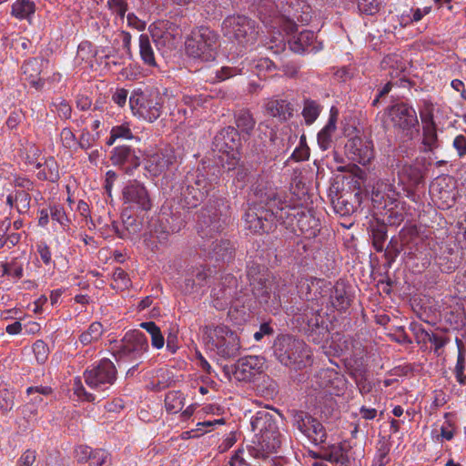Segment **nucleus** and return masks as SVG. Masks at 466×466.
Returning a JSON list of instances; mask_svg holds the SVG:
<instances>
[{"instance_id": "72a5a7b5", "label": "nucleus", "mask_w": 466, "mask_h": 466, "mask_svg": "<svg viewBox=\"0 0 466 466\" xmlns=\"http://www.w3.org/2000/svg\"><path fill=\"white\" fill-rule=\"evenodd\" d=\"M330 303L339 311L346 310L350 306V298L343 286L337 285L331 292Z\"/></svg>"}, {"instance_id": "ea45409f", "label": "nucleus", "mask_w": 466, "mask_h": 466, "mask_svg": "<svg viewBox=\"0 0 466 466\" xmlns=\"http://www.w3.org/2000/svg\"><path fill=\"white\" fill-rule=\"evenodd\" d=\"M321 108L315 101H305L302 116L307 125H311L319 116Z\"/></svg>"}, {"instance_id": "0e129e2a", "label": "nucleus", "mask_w": 466, "mask_h": 466, "mask_svg": "<svg viewBox=\"0 0 466 466\" xmlns=\"http://www.w3.org/2000/svg\"><path fill=\"white\" fill-rule=\"evenodd\" d=\"M309 157V147H297L291 154L289 159L296 162L308 160Z\"/></svg>"}, {"instance_id": "f704fd0d", "label": "nucleus", "mask_w": 466, "mask_h": 466, "mask_svg": "<svg viewBox=\"0 0 466 466\" xmlns=\"http://www.w3.org/2000/svg\"><path fill=\"white\" fill-rule=\"evenodd\" d=\"M104 332L103 326L100 322L95 321L91 323L88 329L82 332L79 336V341L86 346L98 341Z\"/></svg>"}, {"instance_id": "5701e85b", "label": "nucleus", "mask_w": 466, "mask_h": 466, "mask_svg": "<svg viewBox=\"0 0 466 466\" xmlns=\"http://www.w3.org/2000/svg\"><path fill=\"white\" fill-rule=\"evenodd\" d=\"M110 160L114 166L122 167L127 173L132 172L140 165V159L133 148L119 146L113 148Z\"/></svg>"}, {"instance_id": "e2e57ef3", "label": "nucleus", "mask_w": 466, "mask_h": 466, "mask_svg": "<svg viewBox=\"0 0 466 466\" xmlns=\"http://www.w3.org/2000/svg\"><path fill=\"white\" fill-rule=\"evenodd\" d=\"M95 141L96 137L94 135L90 134L88 131H83L77 141V147L86 150L93 147Z\"/></svg>"}, {"instance_id": "f8f14e48", "label": "nucleus", "mask_w": 466, "mask_h": 466, "mask_svg": "<svg viewBox=\"0 0 466 466\" xmlns=\"http://www.w3.org/2000/svg\"><path fill=\"white\" fill-rule=\"evenodd\" d=\"M129 106L135 116H138L148 122L157 120L162 112V104L157 96L134 93L129 97Z\"/></svg>"}, {"instance_id": "49530a36", "label": "nucleus", "mask_w": 466, "mask_h": 466, "mask_svg": "<svg viewBox=\"0 0 466 466\" xmlns=\"http://www.w3.org/2000/svg\"><path fill=\"white\" fill-rule=\"evenodd\" d=\"M107 7L113 14L117 15L121 20H124L128 5L127 0H107Z\"/></svg>"}, {"instance_id": "f3484780", "label": "nucleus", "mask_w": 466, "mask_h": 466, "mask_svg": "<svg viewBox=\"0 0 466 466\" xmlns=\"http://www.w3.org/2000/svg\"><path fill=\"white\" fill-rule=\"evenodd\" d=\"M265 359L260 356L240 358L232 367L234 378L238 381H249L265 370Z\"/></svg>"}, {"instance_id": "cd10ccee", "label": "nucleus", "mask_w": 466, "mask_h": 466, "mask_svg": "<svg viewBox=\"0 0 466 466\" xmlns=\"http://www.w3.org/2000/svg\"><path fill=\"white\" fill-rule=\"evenodd\" d=\"M401 183L409 187H417L423 182V173L420 167L412 165H404L399 171Z\"/></svg>"}, {"instance_id": "dca6fc26", "label": "nucleus", "mask_w": 466, "mask_h": 466, "mask_svg": "<svg viewBox=\"0 0 466 466\" xmlns=\"http://www.w3.org/2000/svg\"><path fill=\"white\" fill-rule=\"evenodd\" d=\"M237 279L227 274L213 287L211 290V298L213 306L219 310L224 309L229 305L237 294Z\"/></svg>"}, {"instance_id": "052dcab7", "label": "nucleus", "mask_w": 466, "mask_h": 466, "mask_svg": "<svg viewBox=\"0 0 466 466\" xmlns=\"http://www.w3.org/2000/svg\"><path fill=\"white\" fill-rule=\"evenodd\" d=\"M53 106L56 111L57 115L62 119H68L71 116V106L64 99H59L53 103Z\"/></svg>"}, {"instance_id": "09e8293b", "label": "nucleus", "mask_w": 466, "mask_h": 466, "mask_svg": "<svg viewBox=\"0 0 466 466\" xmlns=\"http://www.w3.org/2000/svg\"><path fill=\"white\" fill-rule=\"evenodd\" d=\"M253 62H257L254 66L256 68V74L259 78H266L267 73L276 68L273 60H253Z\"/></svg>"}, {"instance_id": "8fccbe9b", "label": "nucleus", "mask_w": 466, "mask_h": 466, "mask_svg": "<svg viewBox=\"0 0 466 466\" xmlns=\"http://www.w3.org/2000/svg\"><path fill=\"white\" fill-rule=\"evenodd\" d=\"M60 139L64 147L75 149L77 147V140L70 128L65 127L61 130Z\"/></svg>"}, {"instance_id": "c03bdc74", "label": "nucleus", "mask_w": 466, "mask_h": 466, "mask_svg": "<svg viewBox=\"0 0 466 466\" xmlns=\"http://www.w3.org/2000/svg\"><path fill=\"white\" fill-rule=\"evenodd\" d=\"M387 239V230L384 226L372 229L373 247L378 252H381L384 248V242Z\"/></svg>"}, {"instance_id": "13d9d810", "label": "nucleus", "mask_w": 466, "mask_h": 466, "mask_svg": "<svg viewBox=\"0 0 466 466\" xmlns=\"http://www.w3.org/2000/svg\"><path fill=\"white\" fill-rule=\"evenodd\" d=\"M358 6L360 12L372 15L379 12L380 2L378 0H359Z\"/></svg>"}, {"instance_id": "6e6d98bb", "label": "nucleus", "mask_w": 466, "mask_h": 466, "mask_svg": "<svg viewBox=\"0 0 466 466\" xmlns=\"http://www.w3.org/2000/svg\"><path fill=\"white\" fill-rule=\"evenodd\" d=\"M109 453L104 450H95L90 466H109Z\"/></svg>"}, {"instance_id": "393cba45", "label": "nucleus", "mask_w": 466, "mask_h": 466, "mask_svg": "<svg viewBox=\"0 0 466 466\" xmlns=\"http://www.w3.org/2000/svg\"><path fill=\"white\" fill-rule=\"evenodd\" d=\"M266 112L279 121H287L293 116V106L286 99L268 98L265 104Z\"/></svg>"}, {"instance_id": "4be33fe9", "label": "nucleus", "mask_w": 466, "mask_h": 466, "mask_svg": "<svg viewBox=\"0 0 466 466\" xmlns=\"http://www.w3.org/2000/svg\"><path fill=\"white\" fill-rule=\"evenodd\" d=\"M177 162V156L171 147L155 152L147 156L146 160L147 169L153 175L158 176L167 170Z\"/></svg>"}, {"instance_id": "37998d69", "label": "nucleus", "mask_w": 466, "mask_h": 466, "mask_svg": "<svg viewBox=\"0 0 466 466\" xmlns=\"http://www.w3.org/2000/svg\"><path fill=\"white\" fill-rule=\"evenodd\" d=\"M195 190L196 187L193 184L190 182H186V187L182 190L181 194L185 204L188 208H196L203 201V199H198L195 202Z\"/></svg>"}, {"instance_id": "1a4fd4ad", "label": "nucleus", "mask_w": 466, "mask_h": 466, "mask_svg": "<svg viewBox=\"0 0 466 466\" xmlns=\"http://www.w3.org/2000/svg\"><path fill=\"white\" fill-rule=\"evenodd\" d=\"M386 114L394 129L409 139L419 131L417 112L412 106L403 102L396 103L386 109Z\"/></svg>"}, {"instance_id": "0eeeda50", "label": "nucleus", "mask_w": 466, "mask_h": 466, "mask_svg": "<svg viewBox=\"0 0 466 466\" xmlns=\"http://www.w3.org/2000/svg\"><path fill=\"white\" fill-rule=\"evenodd\" d=\"M203 224L205 228L201 226L199 233L203 238H207V241L204 244L205 250H208V256L215 258L216 260H227L232 257L233 247L231 243L223 238H218L216 236L223 229L225 222H221L219 219L208 218L203 216Z\"/></svg>"}, {"instance_id": "f03ea898", "label": "nucleus", "mask_w": 466, "mask_h": 466, "mask_svg": "<svg viewBox=\"0 0 466 466\" xmlns=\"http://www.w3.org/2000/svg\"><path fill=\"white\" fill-rule=\"evenodd\" d=\"M281 14L277 15L278 6L274 2L263 0L258 4V14L262 22L272 28L279 27L287 35L297 31L296 21L308 24L311 19V8L304 0H285Z\"/></svg>"}, {"instance_id": "c9c22d12", "label": "nucleus", "mask_w": 466, "mask_h": 466, "mask_svg": "<svg viewBox=\"0 0 466 466\" xmlns=\"http://www.w3.org/2000/svg\"><path fill=\"white\" fill-rule=\"evenodd\" d=\"M140 327L151 337V345L154 349L160 350L165 345V338L158 326L153 321L142 322Z\"/></svg>"}, {"instance_id": "4468645a", "label": "nucleus", "mask_w": 466, "mask_h": 466, "mask_svg": "<svg viewBox=\"0 0 466 466\" xmlns=\"http://www.w3.org/2000/svg\"><path fill=\"white\" fill-rule=\"evenodd\" d=\"M149 31L157 48L164 56L167 50L175 47L179 36L178 28L168 21H159L150 25Z\"/></svg>"}, {"instance_id": "7c9ffc66", "label": "nucleus", "mask_w": 466, "mask_h": 466, "mask_svg": "<svg viewBox=\"0 0 466 466\" xmlns=\"http://www.w3.org/2000/svg\"><path fill=\"white\" fill-rule=\"evenodd\" d=\"M208 274L203 268L194 269L185 279V289L187 292L198 291L199 288L205 285Z\"/></svg>"}, {"instance_id": "79ce46f5", "label": "nucleus", "mask_w": 466, "mask_h": 466, "mask_svg": "<svg viewBox=\"0 0 466 466\" xmlns=\"http://www.w3.org/2000/svg\"><path fill=\"white\" fill-rule=\"evenodd\" d=\"M31 198L25 190H16L15 192V208L20 213H25L30 208Z\"/></svg>"}, {"instance_id": "c85d7f7f", "label": "nucleus", "mask_w": 466, "mask_h": 466, "mask_svg": "<svg viewBox=\"0 0 466 466\" xmlns=\"http://www.w3.org/2000/svg\"><path fill=\"white\" fill-rule=\"evenodd\" d=\"M419 112L422 126L437 125L435 112L443 113V106L433 104L431 100L423 99L421 100Z\"/></svg>"}, {"instance_id": "c756f323", "label": "nucleus", "mask_w": 466, "mask_h": 466, "mask_svg": "<svg viewBox=\"0 0 466 466\" xmlns=\"http://www.w3.org/2000/svg\"><path fill=\"white\" fill-rule=\"evenodd\" d=\"M320 459L335 463L336 466H348L350 462L349 456L341 445H333L323 453Z\"/></svg>"}, {"instance_id": "4c0bfd02", "label": "nucleus", "mask_w": 466, "mask_h": 466, "mask_svg": "<svg viewBox=\"0 0 466 466\" xmlns=\"http://www.w3.org/2000/svg\"><path fill=\"white\" fill-rule=\"evenodd\" d=\"M256 121L249 111L242 109L237 113L236 125L241 132L249 134L253 130Z\"/></svg>"}, {"instance_id": "603ef678", "label": "nucleus", "mask_w": 466, "mask_h": 466, "mask_svg": "<svg viewBox=\"0 0 466 466\" xmlns=\"http://www.w3.org/2000/svg\"><path fill=\"white\" fill-rule=\"evenodd\" d=\"M73 390L74 393L80 398L83 400L86 401H94L95 396L94 394L87 392L86 389L84 388L81 379L80 378H75L74 383H73Z\"/></svg>"}, {"instance_id": "4d7b16f0", "label": "nucleus", "mask_w": 466, "mask_h": 466, "mask_svg": "<svg viewBox=\"0 0 466 466\" xmlns=\"http://www.w3.org/2000/svg\"><path fill=\"white\" fill-rule=\"evenodd\" d=\"M465 364V356L461 351H459L454 373L458 382L461 384L466 383V374H464Z\"/></svg>"}, {"instance_id": "3c124183", "label": "nucleus", "mask_w": 466, "mask_h": 466, "mask_svg": "<svg viewBox=\"0 0 466 466\" xmlns=\"http://www.w3.org/2000/svg\"><path fill=\"white\" fill-rule=\"evenodd\" d=\"M33 351L38 363H44L48 357V347L41 339L36 340L33 344Z\"/></svg>"}, {"instance_id": "aec40b11", "label": "nucleus", "mask_w": 466, "mask_h": 466, "mask_svg": "<svg viewBox=\"0 0 466 466\" xmlns=\"http://www.w3.org/2000/svg\"><path fill=\"white\" fill-rule=\"evenodd\" d=\"M186 182H190L196 187L195 202L198 199H204L208 194L215 188L218 183V177L212 173L198 169L186 177Z\"/></svg>"}, {"instance_id": "bb28decb", "label": "nucleus", "mask_w": 466, "mask_h": 466, "mask_svg": "<svg viewBox=\"0 0 466 466\" xmlns=\"http://www.w3.org/2000/svg\"><path fill=\"white\" fill-rule=\"evenodd\" d=\"M337 113L331 111L329 118L324 127L318 133V145L323 150L331 147L332 136L336 131Z\"/></svg>"}, {"instance_id": "774afa93", "label": "nucleus", "mask_w": 466, "mask_h": 466, "mask_svg": "<svg viewBox=\"0 0 466 466\" xmlns=\"http://www.w3.org/2000/svg\"><path fill=\"white\" fill-rule=\"evenodd\" d=\"M36 248H37V252H38L42 261L46 265L51 264L52 254H51V251H50V248H48V246L46 243L41 242L37 245Z\"/></svg>"}, {"instance_id": "423d86ee", "label": "nucleus", "mask_w": 466, "mask_h": 466, "mask_svg": "<svg viewBox=\"0 0 466 466\" xmlns=\"http://www.w3.org/2000/svg\"><path fill=\"white\" fill-rule=\"evenodd\" d=\"M256 299L270 311L278 310L281 305V295L285 284L275 277L261 275L250 282Z\"/></svg>"}, {"instance_id": "a19ab883", "label": "nucleus", "mask_w": 466, "mask_h": 466, "mask_svg": "<svg viewBox=\"0 0 466 466\" xmlns=\"http://www.w3.org/2000/svg\"><path fill=\"white\" fill-rule=\"evenodd\" d=\"M114 283L112 287L117 289H126L130 284V279L128 278L127 273L122 269L121 268H116L112 275Z\"/></svg>"}, {"instance_id": "864d4df0", "label": "nucleus", "mask_w": 466, "mask_h": 466, "mask_svg": "<svg viewBox=\"0 0 466 466\" xmlns=\"http://www.w3.org/2000/svg\"><path fill=\"white\" fill-rule=\"evenodd\" d=\"M50 217L52 220L58 222L62 227L66 228L68 226L69 219L60 206H53L50 208Z\"/></svg>"}, {"instance_id": "de8ad7c7", "label": "nucleus", "mask_w": 466, "mask_h": 466, "mask_svg": "<svg viewBox=\"0 0 466 466\" xmlns=\"http://www.w3.org/2000/svg\"><path fill=\"white\" fill-rule=\"evenodd\" d=\"M390 446L382 442L380 447L377 449V452L373 461L374 466H385L390 459H389V453H390Z\"/></svg>"}, {"instance_id": "a211bd4d", "label": "nucleus", "mask_w": 466, "mask_h": 466, "mask_svg": "<svg viewBox=\"0 0 466 466\" xmlns=\"http://www.w3.org/2000/svg\"><path fill=\"white\" fill-rule=\"evenodd\" d=\"M239 147V134L238 130L232 127L223 128L213 139L214 150L226 154L232 158L238 157Z\"/></svg>"}, {"instance_id": "39448f33", "label": "nucleus", "mask_w": 466, "mask_h": 466, "mask_svg": "<svg viewBox=\"0 0 466 466\" xmlns=\"http://www.w3.org/2000/svg\"><path fill=\"white\" fill-rule=\"evenodd\" d=\"M207 345L211 350L223 359L235 358L240 350V340L238 334L228 327L219 325L207 326L204 329Z\"/></svg>"}, {"instance_id": "58836bf2", "label": "nucleus", "mask_w": 466, "mask_h": 466, "mask_svg": "<svg viewBox=\"0 0 466 466\" xmlns=\"http://www.w3.org/2000/svg\"><path fill=\"white\" fill-rule=\"evenodd\" d=\"M422 144L425 150L431 151L437 147V125L422 126Z\"/></svg>"}, {"instance_id": "6ab92c4d", "label": "nucleus", "mask_w": 466, "mask_h": 466, "mask_svg": "<svg viewBox=\"0 0 466 466\" xmlns=\"http://www.w3.org/2000/svg\"><path fill=\"white\" fill-rule=\"evenodd\" d=\"M345 148L349 157L361 165L369 164L374 157L372 142L358 136L349 139Z\"/></svg>"}, {"instance_id": "f257e3e1", "label": "nucleus", "mask_w": 466, "mask_h": 466, "mask_svg": "<svg viewBox=\"0 0 466 466\" xmlns=\"http://www.w3.org/2000/svg\"><path fill=\"white\" fill-rule=\"evenodd\" d=\"M254 194L258 203L248 208L244 217L245 223L251 231L269 233L280 224L293 230L297 227L306 238H313L319 233V219L309 210L288 204L273 190L264 192L258 187Z\"/></svg>"}, {"instance_id": "ddd939ff", "label": "nucleus", "mask_w": 466, "mask_h": 466, "mask_svg": "<svg viewBox=\"0 0 466 466\" xmlns=\"http://www.w3.org/2000/svg\"><path fill=\"white\" fill-rule=\"evenodd\" d=\"M292 420L293 425L312 443L319 444L325 441L327 437L325 428L317 419L300 410L294 412Z\"/></svg>"}, {"instance_id": "680f3d73", "label": "nucleus", "mask_w": 466, "mask_h": 466, "mask_svg": "<svg viewBox=\"0 0 466 466\" xmlns=\"http://www.w3.org/2000/svg\"><path fill=\"white\" fill-rule=\"evenodd\" d=\"M115 137L122 139H131L133 137L132 131L128 123H123L118 126H115L111 129Z\"/></svg>"}, {"instance_id": "9b49d317", "label": "nucleus", "mask_w": 466, "mask_h": 466, "mask_svg": "<svg viewBox=\"0 0 466 466\" xmlns=\"http://www.w3.org/2000/svg\"><path fill=\"white\" fill-rule=\"evenodd\" d=\"M116 373L114 363L108 359H102L86 370L84 379L91 389L105 391L115 383Z\"/></svg>"}, {"instance_id": "412c9836", "label": "nucleus", "mask_w": 466, "mask_h": 466, "mask_svg": "<svg viewBox=\"0 0 466 466\" xmlns=\"http://www.w3.org/2000/svg\"><path fill=\"white\" fill-rule=\"evenodd\" d=\"M280 444L279 433L265 431L261 434L258 443L248 447V452L254 458L266 460L270 454L277 452Z\"/></svg>"}, {"instance_id": "9d476101", "label": "nucleus", "mask_w": 466, "mask_h": 466, "mask_svg": "<svg viewBox=\"0 0 466 466\" xmlns=\"http://www.w3.org/2000/svg\"><path fill=\"white\" fill-rule=\"evenodd\" d=\"M148 349L146 335L135 329L127 332L122 340L112 348V350L119 360L137 361L148 351Z\"/></svg>"}, {"instance_id": "2eb2a0df", "label": "nucleus", "mask_w": 466, "mask_h": 466, "mask_svg": "<svg viewBox=\"0 0 466 466\" xmlns=\"http://www.w3.org/2000/svg\"><path fill=\"white\" fill-rule=\"evenodd\" d=\"M123 201L130 208L147 211L152 202L146 187L137 180L128 181L122 190Z\"/></svg>"}, {"instance_id": "e433bc0d", "label": "nucleus", "mask_w": 466, "mask_h": 466, "mask_svg": "<svg viewBox=\"0 0 466 466\" xmlns=\"http://www.w3.org/2000/svg\"><path fill=\"white\" fill-rule=\"evenodd\" d=\"M185 405V398L182 392L169 391L165 398V407L170 413H177Z\"/></svg>"}, {"instance_id": "473e14b6", "label": "nucleus", "mask_w": 466, "mask_h": 466, "mask_svg": "<svg viewBox=\"0 0 466 466\" xmlns=\"http://www.w3.org/2000/svg\"><path fill=\"white\" fill-rule=\"evenodd\" d=\"M42 167L43 169L38 172L39 178L52 182H56L59 179L58 164L54 157H48L46 159L44 164H41L40 162L36 164V167L40 168Z\"/></svg>"}, {"instance_id": "5fc2aeb1", "label": "nucleus", "mask_w": 466, "mask_h": 466, "mask_svg": "<svg viewBox=\"0 0 466 466\" xmlns=\"http://www.w3.org/2000/svg\"><path fill=\"white\" fill-rule=\"evenodd\" d=\"M23 73L28 76L32 84H36L35 78L39 75V67L37 66V60H25L22 65Z\"/></svg>"}, {"instance_id": "bf43d9fd", "label": "nucleus", "mask_w": 466, "mask_h": 466, "mask_svg": "<svg viewBox=\"0 0 466 466\" xmlns=\"http://www.w3.org/2000/svg\"><path fill=\"white\" fill-rule=\"evenodd\" d=\"M139 52L141 58H154L153 49L147 35L139 36Z\"/></svg>"}, {"instance_id": "69168bd1", "label": "nucleus", "mask_w": 466, "mask_h": 466, "mask_svg": "<svg viewBox=\"0 0 466 466\" xmlns=\"http://www.w3.org/2000/svg\"><path fill=\"white\" fill-rule=\"evenodd\" d=\"M386 188L388 190L387 192V199L384 203V208H388L390 207H395L398 208L400 205V202L398 200L399 194L392 188L390 185L386 186Z\"/></svg>"}, {"instance_id": "b1692460", "label": "nucleus", "mask_w": 466, "mask_h": 466, "mask_svg": "<svg viewBox=\"0 0 466 466\" xmlns=\"http://www.w3.org/2000/svg\"><path fill=\"white\" fill-rule=\"evenodd\" d=\"M314 40V32L304 30L298 36L289 40V48L296 54H310L320 48L319 45L315 43Z\"/></svg>"}, {"instance_id": "7ed1b4c3", "label": "nucleus", "mask_w": 466, "mask_h": 466, "mask_svg": "<svg viewBox=\"0 0 466 466\" xmlns=\"http://www.w3.org/2000/svg\"><path fill=\"white\" fill-rule=\"evenodd\" d=\"M277 360L287 367L301 369L310 362V350L301 339L289 335L279 336L273 345Z\"/></svg>"}, {"instance_id": "a18cd8bd", "label": "nucleus", "mask_w": 466, "mask_h": 466, "mask_svg": "<svg viewBox=\"0 0 466 466\" xmlns=\"http://www.w3.org/2000/svg\"><path fill=\"white\" fill-rule=\"evenodd\" d=\"M332 204L336 213L340 216H347L354 210V206L343 196L339 197L336 200H332Z\"/></svg>"}, {"instance_id": "2f4dec72", "label": "nucleus", "mask_w": 466, "mask_h": 466, "mask_svg": "<svg viewBox=\"0 0 466 466\" xmlns=\"http://www.w3.org/2000/svg\"><path fill=\"white\" fill-rule=\"evenodd\" d=\"M35 5L31 0H15L12 5L11 14L17 19L29 20L35 14Z\"/></svg>"}, {"instance_id": "20e7f679", "label": "nucleus", "mask_w": 466, "mask_h": 466, "mask_svg": "<svg viewBox=\"0 0 466 466\" xmlns=\"http://www.w3.org/2000/svg\"><path fill=\"white\" fill-rule=\"evenodd\" d=\"M221 31L228 41L244 48L254 46L258 36L257 23L241 15L227 16L222 22Z\"/></svg>"}, {"instance_id": "338daca9", "label": "nucleus", "mask_w": 466, "mask_h": 466, "mask_svg": "<svg viewBox=\"0 0 466 466\" xmlns=\"http://www.w3.org/2000/svg\"><path fill=\"white\" fill-rule=\"evenodd\" d=\"M93 452L94 450H92L88 446L81 445L76 449V456L77 458V461L81 462H86L88 460H91Z\"/></svg>"}, {"instance_id": "6e6552de", "label": "nucleus", "mask_w": 466, "mask_h": 466, "mask_svg": "<svg viewBox=\"0 0 466 466\" xmlns=\"http://www.w3.org/2000/svg\"><path fill=\"white\" fill-rule=\"evenodd\" d=\"M218 35L208 27L192 31L185 42L187 55L191 58H208L216 55Z\"/></svg>"}, {"instance_id": "a878e982", "label": "nucleus", "mask_w": 466, "mask_h": 466, "mask_svg": "<svg viewBox=\"0 0 466 466\" xmlns=\"http://www.w3.org/2000/svg\"><path fill=\"white\" fill-rule=\"evenodd\" d=\"M157 66L156 60H142V63L134 61L123 68L122 75L127 79H138L151 73V69Z\"/></svg>"}]
</instances>
